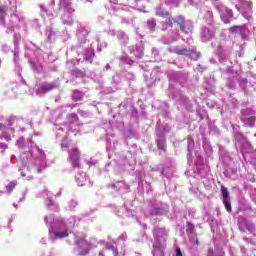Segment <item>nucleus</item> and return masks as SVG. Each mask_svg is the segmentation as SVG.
<instances>
[{
    "label": "nucleus",
    "instance_id": "12",
    "mask_svg": "<svg viewBox=\"0 0 256 256\" xmlns=\"http://www.w3.org/2000/svg\"><path fill=\"white\" fill-rule=\"evenodd\" d=\"M231 33H241L243 31V26L235 25L229 28Z\"/></svg>",
    "mask_w": 256,
    "mask_h": 256
},
{
    "label": "nucleus",
    "instance_id": "22",
    "mask_svg": "<svg viewBox=\"0 0 256 256\" xmlns=\"http://www.w3.org/2000/svg\"><path fill=\"white\" fill-rule=\"evenodd\" d=\"M207 256H213V249H208Z\"/></svg>",
    "mask_w": 256,
    "mask_h": 256
},
{
    "label": "nucleus",
    "instance_id": "4",
    "mask_svg": "<svg viewBox=\"0 0 256 256\" xmlns=\"http://www.w3.org/2000/svg\"><path fill=\"white\" fill-rule=\"evenodd\" d=\"M53 89H55V84H44L37 90V93L38 95L45 94L53 91Z\"/></svg>",
    "mask_w": 256,
    "mask_h": 256
},
{
    "label": "nucleus",
    "instance_id": "11",
    "mask_svg": "<svg viewBox=\"0 0 256 256\" xmlns=\"http://www.w3.org/2000/svg\"><path fill=\"white\" fill-rule=\"evenodd\" d=\"M156 17H169V11L165 9H158L156 11Z\"/></svg>",
    "mask_w": 256,
    "mask_h": 256
},
{
    "label": "nucleus",
    "instance_id": "20",
    "mask_svg": "<svg viewBox=\"0 0 256 256\" xmlns=\"http://www.w3.org/2000/svg\"><path fill=\"white\" fill-rule=\"evenodd\" d=\"M69 117H72V119H79V116H77L75 113L70 114Z\"/></svg>",
    "mask_w": 256,
    "mask_h": 256
},
{
    "label": "nucleus",
    "instance_id": "14",
    "mask_svg": "<svg viewBox=\"0 0 256 256\" xmlns=\"http://www.w3.org/2000/svg\"><path fill=\"white\" fill-rule=\"evenodd\" d=\"M157 147H158V149H160V150H162V151H165V142H163V141H158V143H157Z\"/></svg>",
    "mask_w": 256,
    "mask_h": 256
},
{
    "label": "nucleus",
    "instance_id": "15",
    "mask_svg": "<svg viewBox=\"0 0 256 256\" xmlns=\"http://www.w3.org/2000/svg\"><path fill=\"white\" fill-rule=\"evenodd\" d=\"M221 21H223V23H225V25H229L231 23V20H229V18H227L226 16H221Z\"/></svg>",
    "mask_w": 256,
    "mask_h": 256
},
{
    "label": "nucleus",
    "instance_id": "3",
    "mask_svg": "<svg viewBox=\"0 0 256 256\" xmlns=\"http://www.w3.org/2000/svg\"><path fill=\"white\" fill-rule=\"evenodd\" d=\"M221 193H222L225 209L226 211H228V213H231L232 208H231V202H229V190L227 189V187L221 186Z\"/></svg>",
    "mask_w": 256,
    "mask_h": 256
},
{
    "label": "nucleus",
    "instance_id": "18",
    "mask_svg": "<svg viewBox=\"0 0 256 256\" xmlns=\"http://www.w3.org/2000/svg\"><path fill=\"white\" fill-rule=\"evenodd\" d=\"M7 11V6H0V15H4V13Z\"/></svg>",
    "mask_w": 256,
    "mask_h": 256
},
{
    "label": "nucleus",
    "instance_id": "23",
    "mask_svg": "<svg viewBox=\"0 0 256 256\" xmlns=\"http://www.w3.org/2000/svg\"><path fill=\"white\" fill-rule=\"evenodd\" d=\"M188 229H195V226L193 225V224H191V223H188Z\"/></svg>",
    "mask_w": 256,
    "mask_h": 256
},
{
    "label": "nucleus",
    "instance_id": "26",
    "mask_svg": "<svg viewBox=\"0 0 256 256\" xmlns=\"http://www.w3.org/2000/svg\"><path fill=\"white\" fill-rule=\"evenodd\" d=\"M195 243H196V245H199V239H196Z\"/></svg>",
    "mask_w": 256,
    "mask_h": 256
},
{
    "label": "nucleus",
    "instance_id": "16",
    "mask_svg": "<svg viewBox=\"0 0 256 256\" xmlns=\"http://www.w3.org/2000/svg\"><path fill=\"white\" fill-rule=\"evenodd\" d=\"M201 57V52H195V56L192 57V61H199V58Z\"/></svg>",
    "mask_w": 256,
    "mask_h": 256
},
{
    "label": "nucleus",
    "instance_id": "5",
    "mask_svg": "<svg viewBox=\"0 0 256 256\" xmlns=\"http://www.w3.org/2000/svg\"><path fill=\"white\" fill-rule=\"evenodd\" d=\"M168 21L170 23V27H173V25H182L185 20L183 19V16H177L176 18L169 17Z\"/></svg>",
    "mask_w": 256,
    "mask_h": 256
},
{
    "label": "nucleus",
    "instance_id": "13",
    "mask_svg": "<svg viewBox=\"0 0 256 256\" xmlns=\"http://www.w3.org/2000/svg\"><path fill=\"white\" fill-rule=\"evenodd\" d=\"M162 210L160 207H156L151 211V215H161Z\"/></svg>",
    "mask_w": 256,
    "mask_h": 256
},
{
    "label": "nucleus",
    "instance_id": "21",
    "mask_svg": "<svg viewBox=\"0 0 256 256\" xmlns=\"http://www.w3.org/2000/svg\"><path fill=\"white\" fill-rule=\"evenodd\" d=\"M178 25H180V30L182 31V33H185V25H183V23Z\"/></svg>",
    "mask_w": 256,
    "mask_h": 256
},
{
    "label": "nucleus",
    "instance_id": "2",
    "mask_svg": "<svg viewBox=\"0 0 256 256\" xmlns=\"http://www.w3.org/2000/svg\"><path fill=\"white\" fill-rule=\"evenodd\" d=\"M69 158L73 167H79V162L81 161V152L77 148H72L69 151Z\"/></svg>",
    "mask_w": 256,
    "mask_h": 256
},
{
    "label": "nucleus",
    "instance_id": "25",
    "mask_svg": "<svg viewBox=\"0 0 256 256\" xmlns=\"http://www.w3.org/2000/svg\"><path fill=\"white\" fill-rule=\"evenodd\" d=\"M2 195H5V192H3V191L0 190V197H1Z\"/></svg>",
    "mask_w": 256,
    "mask_h": 256
},
{
    "label": "nucleus",
    "instance_id": "19",
    "mask_svg": "<svg viewBox=\"0 0 256 256\" xmlns=\"http://www.w3.org/2000/svg\"><path fill=\"white\" fill-rule=\"evenodd\" d=\"M176 256H183V253L181 252V248L176 249Z\"/></svg>",
    "mask_w": 256,
    "mask_h": 256
},
{
    "label": "nucleus",
    "instance_id": "10",
    "mask_svg": "<svg viewBox=\"0 0 256 256\" xmlns=\"http://www.w3.org/2000/svg\"><path fill=\"white\" fill-rule=\"evenodd\" d=\"M84 94L79 90L74 91L73 99L75 101H83Z\"/></svg>",
    "mask_w": 256,
    "mask_h": 256
},
{
    "label": "nucleus",
    "instance_id": "9",
    "mask_svg": "<svg viewBox=\"0 0 256 256\" xmlns=\"http://www.w3.org/2000/svg\"><path fill=\"white\" fill-rule=\"evenodd\" d=\"M176 55H191V49L181 48L175 51Z\"/></svg>",
    "mask_w": 256,
    "mask_h": 256
},
{
    "label": "nucleus",
    "instance_id": "24",
    "mask_svg": "<svg viewBox=\"0 0 256 256\" xmlns=\"http://www.w3.org/2000/svg\"><path fill=\"white\" fill-rule=\"evenodd\" d=\"M98 256H105V254L103 253V251H100Z\"/></svg>",
    "mask_w": 256,
    "mask_h": 256
},
{
    "label": "nucleus",
    "instance_id": "17",
    "mask_svg": "<svg viewBox=\"0 0 256 256\" xmlns=\"http://www.w3.org/2000/svg\"><path fill=\"white\" fill-rule=\"evenodd\" d=\"M110 249L113 252L114 256H118L119 255V251L117 250V248L115 246H111Z\"/></svg>",
    "mask_w": 256,
    "mask_h": 256
},
{
    "label": "nucleus",
    "instance_id": "6",
    "mask_svg": "<svg viewBox=\"0 0 256 256\" xmlns=\"http://www.w3.org/2000/svg\"><path fill=\"white\" fill-rule=\"evenodd\" d=\"M65 237H69V232L67 230L54 233V239H65Z\"/></svg>",
    "mask_w": 256,
    "mask_h": 256
},
{
    "label": "nucleus",
    "instance_id": "1",
    "mask_svg": "<svg viewBox=\"0 0 256 256\" xmlns=\"http://www.w3.org/2000/svg\"><path fill=\"white\" fill-rule=\"evenodd\" d=\"M75 245L78 247V255L87 256L89 255L91 249H93V243L91 241L86 240L85 237H80Z\"/></svg>",
    "mask_w": 256,
    "mask_h": 256
},
{
    "label": "nucleus",
    "instance_id": "7",
    "mask_svg": "<svg viewBox=\"0 0 256 256\" xmlns=\"http://www.w3.org/2000/svg\"><path fill=\"white\" fill-rule=\"evenodd\" d=\"M17 187V180H13L9 184L6 185L7 193L10 195V193H13V190Z\"/></svg>",
    "mask_w": 256,
    "mask_h": 256
},
{
    "label": "nucleus",
    "instance_id": "8",
    "mask_svg": "<svg viewBox=\"0 0 256 256\" xmlns=\"http://www.w3.org/2000/svg\"><path fill=\"white\" fill-rule=\"evenodd\" d=\"M148 29L151 31V33H155V29L157 27V22L155 19H151L147 22Z\"/></svg>",
    "mask_w": 256,
    "mask_h": 256
}]
</instances>
